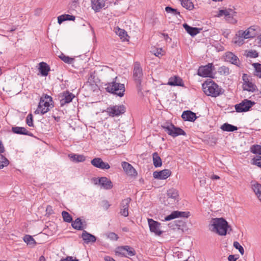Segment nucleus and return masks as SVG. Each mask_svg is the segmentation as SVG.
Returning <instances> with one entry per match:
<instances>
[{
    "mask_svg": "<svg viewBox=\"0 0 261 261\" xmlns=\"http://www.w3.org/2000/svg\"><path fill=\"white\" fill-rule=\"evenodd\" d=\"M208 229L214 232L218 233L220 236H225L231 231L230 226L228 225L227 222L223 218H214L211 220L208 226Z\"/></svg>",
    "mask_w": 261,
    "mask_h": 261,
    "instance_id": "f257e3e1",
    "label": "nucleus"
},
{
    "mask_svg": "<svg viewBox=\"0 0 261 261\" xmlns=\"http://www.w3.org/2000/svg\"><path fill=\"white\" fill-rule=\"evenodd\" d=\"M203 92L208 96L217 97L223 93L222 88L213 81H205L202 84Z\"/></svg>",
    "mask_w": 261,
    "mask_h": 261,
    "instance_id": "f03ea898",
    "label": "nucleus"
},
{
    "mask_svg": "<svg viewBox=\"0 0 261 261\" xmlns=\"http://www.w3.org/2000/svg\"><path fill=\"white\" fill-rule=\"evenodd\" d=\"M117 77L114 79L115 81L105 85L106 91L108 92L115 94L120 97L124 95L125 92L124 85L117 82Z\"/></svg>",
    "mask_w": 261,
    "mask_h": 261,
    "instance_id": "7ed1b4c3",
    "label": "nucleus"
},
{
    "mask_svg": "<svg viewBox=\"0 0 261 261\" xmlns=\"http://www.w3.org/2000/svg\"><path fill=\"white\" fill-rule=\"evenodd\" d=\"M53 107L52 97L47 95H45L44 96L41 97L39 105L35 113L36 114L40 113L41 114H44Z\"/></svg>",
    "mask_w": 261,
    "mask_h": 261,
    "instance_id": "20e7f679",
    "label": "nucleus"
},
{
    "mask_svg": "<svg viewBox=\"0 0 261 261\" xmlns=\"http://www.w3.org/2000/svg\"><path fill=\"white\" fill-rule=\"evenodd\" d=\"M162 127L165 131L170 136L175 137L179 135H186L184 130L179 127H175L173 124L170 123H166L163 125Z\"/></svg>",
    "mask_w": 261,
    "mask_h": 261,
    "instance_id": "39448f33",
    "label": "nucleus"
},
{
    "mask_svg": "<svg viewBox=\"0 0 261 261\" xmlns=\"http://www.w3.org/2000/svg\"><path fill=\"white\" fill-rule=\"evenodd\" d=\"M142 75L141 67L138 63H136L134 68L133 76L139 92H141L142 91L141 84Z\"/></svg>",
    "mask_w": 261,
    "mask_h": 261,
    "instance_id": "423d86ee",
    "label": "nucleus"
},
{
    "mask_svg": "<svg viewBox=\"0 0 261 261\" xmlns=\"http://www.w3.org/2000/svg\"><path fill=\"white\" fill-rule=\"evenodd\" d=\"M255 105V102L250 100L244 99L241 102L235 105V109L237 112H247Z\"/></svg>",
    "mask_w": 261,
    "mask_h": 261,
    "instance_id": "0eeeda50",
    "label": "nucleus"
},
{
    "mask_svg": "<svg viewBox=\"0 0 261 261\" xmlns=\"http://www.w3.org/2000/svg\"><path fill=\"white\" fill-rule=\"evenodd\" d=\"M243 81V89L249 92H254L255 91L256 87L251 81V79L247 74H243L242 76Z\"/></svg>",
    "mask_w": 261,
    "mask_h": 261,
    "instance_id": "6e6552de",
    "label": "nucleus"
},
{
    "mask_svg": "<svg viewBox=\"0 0 261 261\" xmlns=\"http://www.w3.org/2000/svg\"><path fill=\"white\" fill-rule=\"evenodd\" d=\"M127 253L129 256H132L135 255L136 252L135 250L128 246H120L116 248V254L120 255L123 256H126L125 252Z\"/></svg>",
    "mask_w": 261,
    "mask_h": 261,
    "instance_id": "1a4fd4ad",
    "label": "nucleus"
},
{
    "mask_svg": "<svg viewBox=\"0 0 261 261\" xmlns=\"http://www.w3.org/2000/svg\"><path fill=\"white\" fill-rule=\"evenodd\" d=\"M74 97L75 96L73 94L68 91L63 92L59 95L61 106L62 107L65 105L70 102Z\"/></svg>",
    "mask_w": 261,
    "mask_h": 261,
    "instance_id": "9d476101",
    "label": "nucleus"
},
{
    "mask_svg": "<svg viewBox=\"0 0 261 261\" xmlns=\"http://www.w3.org/2000/svg\"><path fill=\"white\" fill-rule=\"evenodd\" d=\"M107 111L110 116L114 117L123 114L125 111V109L123 105L115 106L108 108Z\"/></svg>",
    "mask_w": 261,
    "mask_h": 261,
    "instance_id": "9b49d317",
    "label": "nucleus"
},
{
    "mask_svg": "<svg viewBox=\"0 0 261 261\" xmlns=\"http://www.w3.org/2000/svg\"><path fill=\"white\" fill-rule=\"evenodd\" d=\"M167 200L168 203L173 204L178 201L179 194L178 191L174 188L169 189L167 192Z\"/></svg>",
    "mask_w": 261,
    "mask_h": 261,
    "instance_id": "f8f14e48",
    "label": "nucleus"
},
{
    "mask_svg": "<svg viewBox=\"0 0 261 261\" xmlns=\"http://www.w3.org/2000/svg\"><path fill=\"white\" fill-rule=\"evenodd\" d=\"M148 225L151 232H154L156 235L161 236L163 231L161 230V224L152 219H148Z\"/></svg>",
    "mask_w": 261,
    "mask_h": 261,
    "instance_id": "ddd939ff",
    "label": "nucleus"
},
{
    "mask_svg": "<svg viewBox=\"0 0 261 261\" xmlns=\"http://www.w3.org/2000/svg\"><path fill=\"white\" fill-rule=\"evenodd\" d=\"M212 63H208L207 65L200 67L198 70V74L203 77H210L212 73Z\"/></svg>",
    "mask_w": 261,
    "mask_h": 261,
    "instance_id": "4468645a",
    "label": "nucleus"
},
{
    "mask_svg": "<svg viewBox=\"0 0 261 261\" xmlns=\"http://www.w3.org/2000/svg\"><path fill=\"white\" fill-rule=\"evenodd\" d=\"M189 214L188 212L173 211L171 214L165 217L164 221H170L176 218H188Z\"/></svg>",
    "mask_w": 261,
    "mask_h": 261,
    "instance_id": "2eb2a0df",
    "label": "nucleus"
},
{
    "mask_svg": "<svg viewBox=\"0 0 261 261\" xmlns=\"http://www.w3.org/2000/svg\"><path fill=\"white\" fill-rule=\"evenodd\" d=\"M132 199L130 198H126L122 200L120 204V214L124 217L128 216V207L129 204Z\"/></svg>",
    "mask_w": 261,
    "mask_h": 261,
    "instance_id": "dca6fc26",
    "label": "nucleus"
},
{
    "mask_svg": "<svg viewBox=\"0 0 261 261\" xmlns=\"http://www.w3.org/2000/svg\"><path fill=\"white\" fill-rule=\"evenodd\" d=\"M91 164L95 167L101 169H109L110 166L107 163L103 162L100 158H95L91 160Z\"/></svg>",
    "mask_w": 261,
    "mask_h": 261,
    "instance_id": "f3484780",
    "label": "nucleus"
},
{
    "mask_svg": "<svg viewBox=\"0 0 261 261\" xmlns=\"http://www.w3.org/2000/svg\"><path fill=\"white\" fill-rule=\"evenodd\" d=\"M237 35L245 39L253 38L255 36V29L250 27L245 31L240 30L237 32Z\"/></svg>",
    "mask_w": 261,
    "mask_h": 261,
    "instance_id": "a211bd4d",
    "label": "nucleus"
},
{
    "mask_svg": "<svg viewBox=\"0 0 261 261\" xmlns=\"http://www.w3.org/2000/svg\"><path fill=\"white\" fill-rule=\"evenodd\" d=\"M171 174V171L169 169H164L160 171H154L153 176L158 179H166Z\"/></svg>",
    "mask_w": 261,
    "mask_h": 261,
    "instance_id": "6ab92c4d",
    "label": "nucleus"
},
{
    "mask_svg": "<svg viewBox=\"0 0 261 261\" xmlns=\"http://www.w3.org/2000/svg\"><path fill=\"white\" fill-rule=\"evenodd\" d=\"M107 0H91L92 9L95 12H98L105 6Z\"/></svg>",
    "mask_w": 261,
    "mask_h": 261,
    "instance_id": "aec40b11",
    "label": "nucleus"
},
{
    "mask_svg": "<svg viewBox=\"0 0 261 261\" xmlns=\"http://www.w3.org/2000/svg\"><path fill=\"white\" fill-rule=\"evenodd\" d=\"M121 166L127 175L134 176L137 175V172L135 168L128 163L123 162L121 163Z\"/></svg>",
    "mask_w": 261,
    "mask_h": 261,
    "instance_id": "412c9836",
    "label": "nucleus"
},
{
    "mask_svg": "<svg viewBox=\"0 0 261 261\" xmlns=\"http://www.w3.org/2000/svg\"><path fill=\"white\" fill-rule=\"evenodd\" d=\"M225 60L238 66L240 65V61L238 57L231 52L226 53Z\"/></svg>",
    "mask_w": 261,
    "mask_h": 261,
    "instance_id": "4be33fe9",
    "label": "nucleus"
},
{
    "mask_svg": "<svg viewBox=\"0 0 261 261\" xmlns=\"http://www.w3.org/2000/svg\"><path fill=\"white\" fill-rule=\"evenodd\" d=\"M181 117L185 121L193 122L195 120L197 117L195 113L191 111H186L182 113Z\"/></svg>",
    "mask_w": 261,
    "mask_h": 261,
    "instance_id": "5701e85b",
    "label": "nucleus"
},
{
    "mask_svg": "<svg viewBox=\"0 0 261 261\" xmlns=\"http://www.w3.org/2000/svg\"><path fill=\"white\" fill-rule=\"evenodd\" d=\"M99 184L105 189H110L113 187V184L111 181L106 177H102L98 179Z\"/></svg>",
    "mask_w": 261,
    "mask_h": 261,
    "instance_id": "b1692460",
    "label": "nucleus"
},
{
    "mask_svg": "<svg viewBox=\"0 0 261 261\" xmlns=\"http://www.w3.org/2000/svg\"><path fill=\"white\" fill-rule=\"evenodd\" d=\"M82 238L86 243H88L89 242L93 243L96 241V237L88 233L86 230H84L83 231Z\"/></svg>",
    "mask_w": 261,
    "mask_h": 261,
    "instance_id": "393cba45",
    "label": "nucleus"
},
{
    "mask_svg": "<svg viewBox=\"0 0 261 261\" xmlns=\"http://www.w3.org/2000/svg\"><path fill=\"white\" fill-rule=\"evenodd\" d=\"M114 31L116 34L120 37V39L122 41H128L127 38L128 35L124 30L116 27L114 28Z\"/></svg>",
    "mask_w": 261,
    "mask_h": 261,
    "instance_id": "a878e982",
    "label": "nucleus"
},
{
    "mask_svg": "<svg viewBox=\"0 0 261 261\" xmlns=\"http://www.w3.org/2000/svg\"><path fill=\"white\" fill-rule=\"evenodd\" d=\"M181 79L178 76H173L169 79L168 85L170 86H183Z\"/></svg>",
    "mask_w": 261,
    "mask_h": 261,
    "instance_id": "bb28decb",
    "label": "nucleus"
},
{
    "mask_svg": "<svg viewBox=\"0 0 261 261\" xmlns=\"http://www.w3.org/2000/svg\"><path fill=\"white\" fill-rule=\"evenodd\" d=\"M183 27L187 32V33H188L190 35L192 36L196 35L199 33L198 28L191 27L187 23H184L183 24Z\"/></svg>",
    "mask_w": 261,
    "mask_h": 261,
    "instance_id": "cd10ccee",
    "label": "nucleus"
},
{
    "mask_svg": "<svg viewBox=\"0 0 261 261\" xmlns=\"http://www.w3.org/2000/svg\"><path fill=\"white\" fill-rule=\"evenodd\" d=\"M39 69L41 74L43 76H46L48 74V72L50 70L48 65L44 62H41L39 64Z\"/></svg>",
    "mask_w": 261,
    "mask_h": 261,
    "instance_id": "c85d7f7f",
    "label": "nucleus"
},
{
    "mask_svg": "<svg viewBox=\"0 0 261 261\" xmlns=\"http://www.w3.org/2000/svg\"><path fill=\"white\" fill-rule=\"evenodd\" d=\"M12 131L15 134L30 135L29 132L23 127H13L12 128Z\"/></svg>",
    "mask_w": 261,
    "mask_h": 261,
    "instance_id": "c756f323",
    "label": "nucleus"
},
{
    "mask_svg": "<svg viewBox=\"0 0 261 261\" xmlns=\"http://www.w3.org/2000/svg\"><path fill=\"white\" fill-rule=\"evenodd\" d=\"M74 19L75 17L74 16L69 14H64L59 16L58 17V22L59 24H61L63 21L65 20H74Z\"/></svg>",
    "mask_w": 261,
    "mask_h": 261,
    "instance_id": "7c9ffc66",
    "label": "nucleus"
},
{
    "mask_svg": "<svg viewBox=\"0 0 261 261\" xmlns=\"http://www.w3.org/2000/svg\"><path fill=\"white\" fill-rule=\"evenodd\" d=\"M153 163L155 167H161L162 165V160L157 152H154L152 154Z\"/></svg>",
    "mask_w": 261,
    "mask_h": 261,
    "instance_id": "2f4dec72",
    "label": "nucleus"
},
{
    "mask_svg": "<svg viewBox=\"0 0 261 261\" xmlns=\"http://www.w3.org/2000/svg\"><path fill=\"white\" fill-rule=\"evenodd\" d=\"M233 13H236V12L233 11L231 9H223L220 10L218 12V14L217 15V17H221L222 16H225V18H226L229 14H232Z\"/></svg>",
    "mask_w": 261,
    "mask_h": 261,
    "instance_id": "473e14b6",
    "label": "nucleus"
},
{
    "mask_svg": "<svg viewBox=\"0 0 261 261\" xmlns=\"http://www.w3.org/2000/svg\"><path fill=\"white\" fill-rule=\"evenodd\" d=\"M221 128L223 131L226 132H233L238 129V127L237 126L228 124L227 123H225L221 125Z\"/></svg>",
    "mask_w": 261,
    "mask_h": 261,
    "instance_id": "72a5a7b5",
    "label": "nucleus"
},
{
    "mask_svg": "<svg viewBox=\"0 0 261 261\" xmlns=\"http://www.w3.org/2000/svg\"><path fill=\"white\" fill-rule=\"evenodd\" d=\"M72 226L73 228L77 230H82L83 229V223L80 218L76 219L74 221H72Z\"/></svg>",
    "mask_w": 261,
    "mask_h": 261,
    "instance_id": "f704fd0d",
    "label": "nucleus"
},
{
    "mask_svg": "<svg viewBox=\"0 0 261 261\" xmlns=\"http://www.w3.org/2000/svg\"><path fill=\"white\" fill-rule=\"evenodd\" d=\"M69 156L71 159L72 161L76 162H82L85 161V156L82 154H69Z\"/></svg>",
    "mask_w": 261,
    "mask_h": 261,
    "instance_id": "c9c22d12",
    "label": "nucleus"
},
{
    "mask_svg": "<svg viewBox=\"0 0 261 261\" xmlns=\"http://www.w3.org/2000/svg\"><path fill=\"white\" fill-rule=\"evenodd\" d=\"M9 164V160L4 155L0 154V169L7 166Z\"/></svg>",
    "mask_w": 261,
    "mask_h": 261,
    "instance_id": "e433bc0d",
    "label": "nucleus"
},
{
    "mask_svg": "<svg viewBox=\"0 0 261 261\" xmlns=\"http://www.w3.org/2000/svg\"><path fill=\"white\" fill-rule=\"evenodd\" d=\"M252 189L257 197L260 193L261 194V184L257 182L252 184Z\"/></svg>",
    "mask_w": 261,
    "mask_h": 261,
    "instance_id": "4c0bfd02",
    "label": "nucleus"
},
{
    "mask_svg": "<svg viewBox=\"0 0 261 261\" xmlns=\"http://www.w3.org/2000/svg\"><path fill=\"white\" fill-rule=\"evenodd\" d=\"M59 57L65 63L67 64H71L73 62L74 59L73 58H70L68 56H66L63 53H62Z\"/></svg>",
    "mask_w": 261,
    "mask_h": 261,
    "instance_id": "58836bf2",
    "label": "nucleus"
},
{
    "mask_svg": "<svg viewBox=\"0 0 261 261\" xmlns=\"http://www.w3.org/2000/svg\"><path fill=\"white\" fill-rule=\"evenodd\" d=\"M181 5L183 7L190 10L194 8V5L190 0H182Z\"/></svg>",
    "mask_w": 261,
    "mask_h": 261,
    "instance_id": "ea45409f",
    "label": "nucleus"
},
{
    "mask_svg": "<svg viewBox=\"0 0 261 261\" xmlns=\"http://www.w3.org/2000/svg\"><path fill=\"white\" fill-rule=\"evenodd\" d=\"M62 216L64 221L66 222L70 223L72 221V218L71 216L66 211H63L62 212Z\"/></svg>",
    "mask_w": 261,
    "mask_h": 261,
    "instance_id": "a19ab883",
    "label": "nucleus"
},
{
    "mask_svg": "<svg viewBox=\"0 0 261 261\" xmlns=\"http://www.w3.org/2000/svg\"><path fill=\"white\" fill-rule=\"evenodd\" d=\"M251 152L254 154L261 155V146L259 145H253L250 147Z\"/></svg>",
    "mask_w": 261,
    "mask_h": 261,
    "instance_id": "79ce46f5",
    "label": "nucleus"
},
{
    "mask_svg": "<svg viewBox=\"0 0 261 261\" xmlns=\"http://www.w3.org/2000/svg\"><path fill=\"white\" fill-rule=\"evenodd\" d=\"M17 85V82L16 81V79H12L7 82L6 88H9L10 87H11L12 89H15Z\"/></svg>",
    "mask_w": 261,
    "mask_h": 261,
    "instance_id": "37998d69",
    "label": "nucleus"
},
{
    "mask_svg": "<svg viewBox=\"0 0 261 261\" xmlns=\"http://www.w3.org/2000/svg\"><path fill=\"white\" fill-rule=\"evenodd\" d=\"M23 241L29 245H34L36 244L35 240L33 238L29 235H26L23 238Z\"/></svg>",
    "mask_w": 261,
    "mask_h": 261,
    "instance_id": "c03bdc74",
    "label": "nucleus"
},
{
    "mask_svg": "<svg viewBox=\"0 0 261 261\" xmlns=\"http://www.w3.org/2000/svg\"><path fill=\"white\" fill-rule=\"evenodd\" d=\"M165 10L167 13L173 14V15H175L176 16L177 15H180L179 12H178L176 9H173L170 7H169V6L166 7L165 8Z\"/></svg>",
    "mask_w": 261,
    "mask_h": 261,
    "instance_id": "a18cd8bd",
    "label": "nucleus"
},
{
    "mask_svg": "<svg viewBox=\"0 0 261 261\" xmlns=\"http://www.w3.org/2000/svg\"><path fill=\"white\" fill-rule=\"evenodd\" d=\"M255 68V75L259 77H261V64L259 63L254 64Z\"/></svg>",
    "mask_w": 261,
    "mask_h": 261,
    "instance_id": "49530a36",
    "label": "nucleus"
},
{
    "mask_svg": "<svg viewBox=\"0 0 261 261\" xmlns=\"http://www.w3.org/2000/svg\"><path fill=\"white\" fill-rule=\"evenodd\" d=\"M218 72L223 75H228L229 73V69L226 66H222L218 69Z\"/></svg>",
    "mask_w": 261,
    "mask_h": 261,
    "instance_id": "de8ad7c7",
    "label": "nucleus"
},
{
    "mask_svg": "<svg viewBox=\"0 0 261 261\" xmlns=\"http://www.w3.org/2000/svg\"><path fill=\"white\" fill-rule=\"evenodd\" d=\"M233 247L237 249H238L240 253L242 254V255H243L244 254V249L243 248V247L240 244V243L237 242V241H235L233 242Z\"/></svg>",
    "mask_w": 261,
    "mask_h": 261,
    "instance_id": "09e8293b",
    "label": "nucleus"
},
{
    "mask_svg": "<svg viewBox=\"0 0 261 261\" xmlns=\"http://www.w3.org/2000/svg\"><path fill=\"white\" fill-rule=\"evenodd\" d=\"M244 39L245 38L243 37L236 35V36L234 38L233 41L235 44H238V45H241L243 44Z\"/></svg>",
    "mask_w": 261,
    "mask_h": 261,
    "instance_id": "8fccbe9b",
    "label": "nucleus"
},
{
    "mask_svg": "<svg viewBox=\"0 0 261 261\" xmlns=\"http://www.w3.org/2000/svg\"><path fill=\"white\" fill-rule=\"evenodd\" d=\"M236 13H232V14H229L226 18H225L226 21L229 23L234 24L237 22V20L233 17L234 14Z\"/></svg>",
    "mask_w": 261,
    "mask_h": 261,
    "instance_id": "3c124183",
    "label": "nucleus"
},
{
    "mask_svg": "<svg viewBox=\"0 0 261 261\" xmlns=\"http://www.w3.org/2000/svg\"><path fill=\"white\" fill-rule=\"evenodd\" d=\"M26 122L29 126H33V116L31 114H29L26 119Z\"/></svg>",
    "mask_w": 261,
    "mask_h": 261,
    "instance_id": "603ef678",
    "label": "nucleus"
},
{
    "mask_svg": "<svg viewBox=\"0 0 261 261\" xmlns=\"http://www.w3.org/2000/svg\"><path fill=\"white\" fill-rule=\"evenodd\" d=\"M253 160V163L257 165V166L261 167V156H257L256 158H253L252 159Z\"/></svg>",
    "mask_w": 261,
    "mask_h": 261,
    "instance_id": "864d4df0",
    "label": "nucleus"
},
{
    "mask_svg": "<svg viewBox=\"0 0 261 261\" xmlns=\"http://www.w3.org/2000/svg\"><path fill=\"white\" fill-rule=\"evenodd\" d=\"M107 237L108 238L111 239V240L116 241L118 239V237L117 234H116L114 232H110L107 234Z\"/></svg>",
    "mask_w": 261,
    "mask_h": 261,
    "instance_id": "5fc2aeb1",
    "label": "nucleus"
},
{
    "mask_svg": "<svg viewBox=\"0 0 261 261\" xmlns=\"http://www.w3.org/2000/svg\"><path fill=\"white\" fill-rule=\"evenodd\" d=\"M154 55L156 57H159L160 55H163V50L162 48L156 49L152 51Z\"/></svg>",
    "mask_w": 261,
    "mask_h": 261,
    "instance_id": "6e6d98bb",
    "label": "nucleus"
},
{
    "mask_svg": "<svg viewBox=\"0 0 261 261\" xmlns=\"http://www.w3.org/2000/svg\"><path fill=\"white\" fill-rule=\"evenodd\" d=\"M60 261H79V259L76 258H73V257L72 256H67L65 259H62Z\"/></svg>",
    "mask_w": 261,
    "mask_h": 261,
    "instance_id": "4d7b16f0",
    "label": "nucleus"
},
{
    "mask_svg": "<svg viewBox=\"0 0 261 261\" xmlns=\"http://www.w3.org/2000/svg\"><path fill=\"white\" fill-rule=\"evenodd\" d=\"M248 56L251 57L255 58L257 57V53L256 51H250L249 53Z\"/></svg>",
    "mask_w": 261,
    "mask_h": 261,
    "instance_id": "13d9d810",
    "label": "nucleus"
},
{
    "mask_svg": "<svg viewBox=\"0 0 261 261\" xmlns=\"http://www.w3.org/2000/svg\"><path fill=\"white\" fill-rule=\"evenodd\" d=\"M4 152H5L4 146L2 141H0V153H3Z\"/></svg>",
    "mask_w": 261,
    "mask_h": 261,
    "instance_id": "bf43d9fd",
    "label": "nucleus"
},
{
    "mask_svg": "<svg viewBox=\"0 0 261 261\" xmlns=\"http://www.w3.org/2000/svg\"><path fill=\"white\" fill-rule=\"evenodd\" d=\"M228 259L229 261H236L237 258L234 257V255H230L228 257Z\"/></svg>",
    "mask_w": 261,
    "mask_h": 261,
    "instance_id": "052dcab7",
    "label": "nucleus"
},
{
    "mask_svg": "<svg viewBox=\"0 0 261 261\" xmlns=\"http://www.w3.org/2000/svg\"><path fill=\"white\" fill-rule=\"evenodd\" d=\"M105 261H116L114 258H113L112 257H111L109 256H105Z\"/></svg>",
    "mask_w": 261,
    "mask_h": 261,
    "instance_id": "680f3d73",
    "label": "nucleus"
},
{
    "mask_svg": "<svg viewBox=\"0 0 261 261\" xmlns=\"http://www.w3.org/2000/svg\"><path fill=\"white\" fill-rule=\"evenodd\" d=\"M211 178L212 179H218L220 178V177L217 175H213L212 176Z\"/></svg>",
    "mask_w": 261,
    "mask_h": 261,
    "instance_id": "e2e57ef3",
    "label": "nucleus"
},
{
    "mask_svg": "<svg viewBox=\"0 0 261 261\" xmlns=\"http://www.w3.org/2000/svg\"><path fill=\"white\" fill-rule=\"evenodd\" d=\"M39 261H45V258L43 256H41L39 258Z\"/></svg>",
    "mask_w": 261,
    "mask_h": 261,
    "instance_id": "0e129e2a",
    "label": "nucleus"
},
{
    "mask_svg": "<svg viewBox=\"0 0 261 261\" xmlns=\"http://www.w3.org/2000/svg\"><path fill=\"white\" fill-rule=\"evenodd\" d=\"M257 198H258L259 200L261 202V193L259 194V195L257 196Z\"/></svg>",
    "mask_w": 261,
    "mask_h": 261,
    "instance_id": "69168bd1",
    "label": "nucleus"
},
{
    "mask_svg": "<svg viewBox=\"0 0 261 261\" xmlns=\"http://www.w3.org/2000/svg\"><path fill=\"white\" fill-rule=\"evenodd\" d=\"M257 198H258L259 200L261 202V193L259 194V195L257 196Z\"/></svg>",
    "mask_w": 261,
    "mask_h": 261,
    "instance_id": "338daca9",
    "label": "nucleus"
},
{
    "mask_svg": "<svg viewBox=\"0 0 261 261\" xmlns=\"http://www.w3.org/2000/svg\"><path fill=\"white\" fill-rule=\"evenodd\" d=\"M200 184L202 185V184H205V180H203V181H200Z\"/></svg>",
    "mask_w": 261,
    "mask_h": 261,
    "instance_id": "774afa93",
    "label": "nucleus"
}]
</instances>
